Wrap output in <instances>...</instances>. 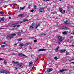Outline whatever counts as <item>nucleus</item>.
Instances as JSON below:
<instances>
[{
    "label": "nucleus",
    "instance_id": "obj_59",
    "mask_svg": "<svg viewBox=\"0 0 74 74\" xmlns=\"http://www.w3.org/2000/svg\"><path fill=\"white\" fill-rule=\"evenodd\" d=\"M38 59V57L36 60H37Z\"/></svg>",
    "mask_w": 74,
    "mask_h": 74
},
{
    "label": "nucleus",
    "instance_id": "obj_57",
    "mask_svg": "<svg viewBox=\"0 0 74 74\" xmlns=\"http://www.w3.org/2000/svg\"><path fill=\"white\" fill-rule=\"evenodd\" d=\"M14 45H16H16H16V44H15Z\"/></svg>",
    "mask_w": 74,
    "mask_h": 74
},
{
    "label": "nucleus",
    "instance_id": "obj_34",
    "mask_svg": "<svg viewBox=\"0 0 74 74\" xmlns=\"http://www.w3.org/2000/svg\"><path fill=\"white\" fill-rule=\"evenodd\" d=\"M34 11V10H31L30 12H33Z\"/></svg>",
    "mask_w": 74,
    "mask_h": 74
},
{
    "label": "nucleus",
    "instance_id": "obj_21",
    "mask_svg": "<svg viewBox=\"0 0 74 74\" xmlns=\"http://www.w3.org/2000/svg\"><path fill=\"white\" fill-rule=\"evenodd\" d=\"M22 38L18 39H17V41L18 42L21 41H22Z\"/></svg>",
    "mask_w": 74,
    "mask_h": 74
},
{
    "label": "nucleus",
    "instance_id": "obj_33",
    "mask_svg": "<svg viewBox=\"0 0 74 74\" xmlns=\"http://www.w3.org/2000/svg\"><path fill=\"white\" fill-rule=\"evenodd\" d=\"M59 51V50L56 49V50H55V52H58Z\"/></svg>",
    "mask_w": 74,
    "mask_h": 74
},
{
    "label": "nucleus",
    "instance_id": "obj_39",
    "mask_svg": "<svg viewBox=\"0 0 74 74\" xmlns=\"http://www.w3.org/2000/svg\"><path fill=\"white\" fill-rule=\"evenodd\" d=\"M5 47V46H4V45H2V46H1V48H3V47Z\"/></svg>",
    "mask_w": 74,
    "mask_h": 74
},
{
    "label": "nucleus",
    "instance_id": "obj_30",
    "mask_svg": "<svg viewBox=\"0 0 74 74\" xmlns=\"http://www.w3.org/2000/svg\"><path fill=\"white\" fill-rule=\"evenodd\" d=\"M26 7L25 6H24L22 8V10H24L25 9V8Z\"/></svg>",
    "mask_w": 74,
    "mask_h": 74
},
{
    "label": "nucleus",
    "instance_id": "obj_63",
    "mask_svg": "<svg viewBox=\"0 0 74 74\" xmlns=\"http://www.w3.org/2000/svg\"><path fill=\"white\" fill-rule=\"evenodd\" d=\"M72 46V47H74V45H73Z\"/></svg>",
    "mask_w": 74,
    "mask_h": 74
},
{
    "label": "nucleus",
    "instance_id": "obj_62",
    "mask_svg": "<svg viewBox=\"0 0 74 74\" xmlns=\"http://www.w3.org/2000/svg\"><path fill=\"white\" fill-rule=\"evenodd\" d=\"M73 34H74V32H73Z\"/></svg>",
    "mask_w": 74,
    "mask_h": 74
},
{
    "label": "nucleus",
    "instance_id": "obj_35",
    "mask_svg": "<svg viewBox=\"0 0 74 74\" xmlns=\"http://www.w3.org/2000/svg\"><path fill=\"white\" fill-rule=\"evenodd\" d=\"M18 36H21V34L19 33H18Z\"/></svg>",
    "mask_w": 74,
    "mask_h": 74
},
{
    "label": "nucleus",
    "instance_id": "obj_20",
    "mask_svg": "<svg viewBox=\"0 0 74 74\" xmlns=\"http://www.w3.org/2000/svg\"><path fill=\"white\" fill-rule=\"evenodd\" d=\"M65 24H68L69 23H68V21L66 20L65 21Z\"/></svg>",
    "mask_w": 74,
    "mask_h": 74
},
{
    "label": "nucleus",
    "instance_id": "obj_37",
    "mask_svg": "<svg viewBox=\"0 0 74 74\" xmlns=\"http://www.w3.org/2000/svg\"><path fill=\"white\" fill-rule=\"evenodd\" d=\"M32 48H33V47H32L30 46L29 47V49H32Z\"/></svg>",
    "mask_w": 74,
    "mask_h": 74
},
{
    "label": "nucleus",
    "instance_id": "obj_27",
    "mask_svg": "<svg viewBox=\"0 0 74 74\" xmlns=\"http://www.w3.org/2000/svg\"><path fill=\"white\" fill-rule=\"evenodd\" d=\"M57 59L58 58H57V57L56 56L54 57V59Z\"/></svg>",
    "mask_w": 74,
    "mask_h": 74
},
{
    "label": "nucleus",
    "instance_id": "obj_56",
    "mask_svg": "<svg viewBox=\"0 0 74 74\" xmlns=\"http://www.w3.org/2000/svg\"><path fill=\"white\" fill-rule=\"evenodd\" d=\"M64 12H65V10H64Z\"/></svg>",
    "mask_w": 74,
    "mask_h": 74
},
{
    "label": "nucleus",
    "instance_id": "obj_44",
    "mask_svg": "<svg viewBox=\"0 0 74 74\" xmlns=\"http://www.w3.org/2000/svg\"><path fill=\"white\" fill-rule=\"evenodd\" d=\"M9 19H11V17L10 16L9 17Z\"/></svg>",
    "mask_w": 74,
    "mask_h": 74
},
{
    "label": "nucleus",
    "instance_id": "obj_60",
    "mask_svg": "<svg viewBox=\"0 0 74 74\" xmlns=\"http://www.w3.org/2000/svg\"><path fill=\"white\" fill-rule=\"evenodd\" d=\"M37 60H36V61H35V62H37Z\"/></svg>",
    "mask_w": 74,
    "mask_h": 74
},
{
    "label": "nucleus",
    "instance_id": "obj_51",
    "mask_svg": "<svg viewBox=\"0 0 74 74\" xmlns=\"http://www.w3.org/2000/svg\"><path fill=\"white\" fill-rule=\"evenodd\" d=\"M68 8H69V9H70V7H68Z\"/></svg>",
    "mask_w": 74,
    "mask_h": 74
},
{
    "label": "nucleus",
    "instance_id": "obj_29",
    "mask_svg": "<svg viewBox=\"0 0 74 74\" xmlns=\"http://www.w3.org/2000/svg\"><path fill=\"white\" fill-rule=\"evenodd\" d=\"M37 41V40H34V42H36Z\"/></svg>",
    "mask_w": 74,
    "mask_h": 74
},
{
    "label": "nucleus",
    "instance_id": "obj_47",
    "mask_svg": "<svg viewBox=\"0 0 74 74\" xmlns=\"http://www.w3.org/2000/svg\"><path fill=\"white\" fill-rule=\"evenodd\" d=\"M71 63H73V64H74V62H72Z\"/></svg>",
    "mask_w": 74,
    "mask_h": 74
},
{
    "label": "nucleus",
    "instance_id": "obj_6",
    "mask_svg": "<svg viewBox=\"0 0 74 74\" xmlns=\"http://www.w3.org/2000/svg\"><path fill=\"white\" fill-rule=\"evenodd\" d=\"M20 56V57H21L22 56H25V57H27V56L24 55L23 54H22L21 53H19L18 54Z\"/></svg>",
    "mask_w": 74,
    "mask_h": 74
},
{
    "label": "nucleus",
    "instance_id": "obj_5",
    "mask_svg": "<svg viewBox=\"0 0 74 74\" xmlns=\"http://www.w3.org/2000/svg\"><path fill=\"white\" fill-rule=\"evenodd\" d=\"M34 23H33L31 24V26L29 27V29H33L34 27Z\"/></svg>",
    "mask_w": 74,
    "mask_h": 74
},
{
    "label": "nucleus",
    "instance_id": "obj_3",
    "mask_svg": "<svg viewBox=\"0 0 74 74\" xmlns=\"http://www.w3.org/2000/svg\"><path fill=\"white\" fill-rule=\"evenodd\" d=\"M58 39L59 40L58 43H60L61 42H62L63 41V37H62L59 36L58 37Z\"/></svg>",
    "mask_w": 74,
    "mask_h": 74
},
{
    "label": "nucleus",
    "instance_id": "obj_64",
    "mask_svg": "<svg viewBox=\"0 0 74 74\" xmlns=\"http://www.w3.org/2000/svg\"><path fill=\"white\" fill-rule=\"evenodd\" d=\"M13 55H15V54H14V53H13Z\"/></svg>",
    "mask_w": 74,
    "mask_h": 74
},
{
    "label": "nucleus",
    "instance_id": "obj_4",
    "mask_svg": "<svg viewBox=\"0 0 74 74\" xmlns=\"http://www.w3.org/2000/svg\"><path fill=\"white\" fill-rule=\"evenodd\" d=\"M18 25V23H16L15 24H13L12 25V26L13 27H20V26H21V25Z\"/></svg>",
    "mask_w": 74,
    "mask_h": 74
},
{
    "label": "nucleus",
    "instance_id": "obj_28",
    "mask_svg": "<svg viewBox=\"0 0 74 74\" xmlns=\"http://www.w3.org/2000/svg\"><path fill=\"white\" fill-rule=\"evenodd\" d=\"M0 14H4V12H0Z\"/></svg>",
    "mask_w": 74,
    "mask_h": 74
},
{
    "label": "nucleus",
    "instance_id": "obj_58",
    "mask_svg": "<svg viewBox=\"0 0 74 74\" xmlns=\"http://www.w3.org/2000/svg\"><path fill=\"white\" fill-rule=\"evenodd\" d=\"M15 70H17V68H16L15 69Z\"/></svg>",
    "mask_w": 74,
    "mask_h": 74
},
{
    "label": "nucleus",
    "instance_id": "obj_32",
    "mask_svg": "<svg viewBox=\"0 0 74 74\" xmlns=\"http://www.w3.org/2000/svg\"><path fill=\"white\" fill-rule=\"evenodd\" d=\"M23 14H20L19 15V16H23Z\"/></svg>",
    "mask_w": 74,
    "mask_h": 74
},
{
    "label": "nucleus",
    "instance_id": "obj_61",
    "mask_svg": "<svg viewBox=\"0 0 74 74\" xmlns=\"http://www.w3.org/2000/svg\"><path fill=\"white\" fill-rule=\"evenodd\" d=\"M34 56V55H32V56H31V57H32V56Z\"/></svg>",
    "mask_w": 74,
    "mask_h": 74
},
{
    "label": "nucleus",
    "instance_id": "obj_38",
    "mask_svg": "<svg viewBox=\"0 0 74 74\" xmlns=\"http://www.w3.org/2000/svg\"><path fill=\"white\" fill-rule=\"evenodd\" d=\"M29 64H33V62H29Z\"/></svg>",
    "mask_w": 74,
    "mask_h": 74
},
{
    "label": "nucleus",
    "instance_id": "obj_17",
    "mask_svg": "<svg viewBox=\"0 0 74 74\" xmlns=\"http://www.w3.org/2000/svg\"><path fill=\"white\" fill-rule=\"evenodd\" d=\"M67 32L65 31L63 32H62V34H64V35H66V34H67Z\"/></svg>",
    "mask_w": 74,
    "mask_h": 74
},
{
    "label": "nucleus",
    "instance_id": "obj_11",
    "mask_svg": "<svg viewBox=\"0 0 74 74\" xmlns=\"http://www.w3.org/2000/svg\"><path fill=\"white\" fill-rule=\"evenodd\" d=\"M39 25L40 24L38 23H37V24H36V25L35 26V29H37V27H38V26H39Z\"/></svg>",
    "mask_w": 74,
    "mask_h": 74
},
{
    "label": "nucleus",
    "instance_id": "obj_54",
    "mask_svg": "<svg viewBox=\"0 0 74 74\" xmlns=\"http://www.w3.org/2000/svg\"><path fill=\"white\" fill-rule=\"evenodd\" d=\"M68 55V53H66V55Z\"/></svg>",
    "mask_w": 74,
    "mask_h": 74
},
{
    "label": "nucleus",
    "instance_id": "obj_40",
    "mask_svg": "<svg viewBox=\"0 0 74 74\" xmlns=\"http://www.w3.org/2000/svg\"><path fill=\"white\" fill-rule=\"evenodd\" d=\"M23 21H21L20 22V23H23Z\"/></svg>",
    "mask_w": 74,
    "mask_h": 74
},
{
    "label": "nucleus",
    "instance_id": "obj_12",
    "mask_svg": "<svg viewBox=\"0 0 74 74\" xmlns=\"http://www.w3.org/2000/svg\"><path fill=\"white\" fill-rule=\"evenodd\" d=\"M19 46L20 47H23L24 46V44L23 43L20 44H19Z\"/></svg>",
    "mask_w": 74,
    "mask_h": 74
},
{
    "label": "nucleus",
    "instance_id": "obj_9",
    "mask_svg": "<svg viewBox=\"0 0 74 74\" xmlns=\"http://www.w3.org/2000/svg\"><path fill=\"white\" fill-rule=\"evenodd\" d=\"M67 70V69H61V70H60L59 71L60 72V73H63V71H66Z\"/></svg>",
    "mask_w": 74,
    "mask_h": 74
},
{
    "label": "nucleus",
    "instance_id": "obj_55",
    "mask_svg": "<svg viewBox=\"0 0 74 74\" xmlns=\"http://www.w3.org/2000/svg\"><path fill=\"white\" fill-rule=\"evenodd\" d=\"M74 60V58L73 59H72L71 60Z\"/></svg>",
    "mask_w": 74,
    "mask_h": 74
},
{
    "label": "nucleus",
    "instance_id": "obj_42",
    "mask_svg": "<svg viewBox=\"0 0 74 74\" xmlns=\"http://www.w3.org/2000/svg\"><path fill=\"white\" fill-rule=\"evenodd\" d=\"M50 8H49V9H47V11H50Z\"/></svg>",
    "mask_w": 74,
    "mask_h": 74
},
{
    "label": "nucleus",
    "instance_id": "obj_13",
    "mask_svg": "<svg viewBox=\"0 0 74 74\" xmlns=\"http://www.w3.org/2000/svg\"><path fill=\"white\" fill-rule=\"evenodd\" d=\"M63 10V9L62 8H60L59 9V11L61 13H63V11H62Z\"/></svg>",
    "mask_w": 74,
    "mask_h": 74
},
{
    "label": "nucleus",
    "instance_id": "obj_41",
    "mask_svg": "<svg viewBox=\"0 0 74 74\" xmlns=\"http://www.w3.org/2000/svg\"><path fill=\"white\" fill-rule=\"evenodd\" d=\"M59 46H58L56 49H59Z\"/></svg>",
    "mask_w": 74,
    "mask_h": 74
},
{
    "label": "nucleus",
    "instance_id": "obj_52",
    "mask_svg": "<svg viewBox=\"0 0 74 74\" xmlns=\"http://www.w3.org/2000/svg\"><path fill=\"white\" fill-rule=\"evenodd\" d=\"M47 0H43V1H46Z\"/></svg>",
    "mask_w": 74,
    "mask_h": 74
},
{
    "label": "nucleus",
    "instance_id": "obj_14",
    "mask_svg": "<svg viewBox=\"0 0 74 74\" xmlns=\"http://www.w3.org/2000/svg\"><path fill=\"white\" fill-rule=\"evenodd\" d=\"M66 50H61L60 51V52L61 53H63V52H66Z\"/></svg>",
    "mask_w": 74,
    "mask_h": 74
},
{
    "label": "nucleus",
    "instance_id": "obj_7",
    "mask_svg": "<svg viewBox=\"0 0 74 74\" xmlns=\"http://www.w3.org/2000/svg\"><path fill=\"white\" fill-rule=\"evenodd\" d=\"M39 10L41 12H44V8H39Z\"/></svg>",
    "mask_w": 74,
    "mask_h": 74
},
{
    "label": "nucleus",
    "instance_id": "obj_45",
    "mask_svg": "<svg viewBox=\"0 0 74 74\" xmlns=\"http://www.w3.org/2000/svg\"><path fill=\"white\" fill-rule=\"evenodd\" d=\"M3 60V59H2L1 58H0V60Z\"/></svg>",
    "mask_w": 74,
    "mask_h": 74
},
{
    "label": "nucleus",
    "instance_id": "obj_53",
    "mask_svg": "<svg viewBox=\"0 0 74 74\" xmlns=\"http://www.w3.org/2000/svg\"><path fill=\"white\" fill-rule=\"evenodd\" d=\"M49 1V0H46V1Z\"/></svg>",
    "mask_w": 74,
    "mask_h": 74
},
{
    "label": "nucleus",
    "instance_id": "obj_1",
    "mask_svg": "<svg viewBox=\"0 0 74 74\" xmlns=\"http://www.w3.org/2000/svg\"><path fill=\"white\" fill-rule=\"evenodd\" d=\"M16 34H12L11 35H9L7 37V38L8 40H11L12 37H13V36H16Z\"/></svg>",
    "mask_w": 74,
    "mask_h": 74
},
{
    "label": "nucleus",
    "instance_id": "obj_49",
    "mask_svg": "<svg viewBox=\"0 0 74 74\" xmlns=\"http://www.w3.org/2000/svg\"><path fill=\"white\" fill-rule=\"evenodd\" d=\"M71 60H69V62H71Z\"/></svg>",
    "mask_w": 74,
    "mask_h": 74
},
{
    "label": "nucleus",
    "instance_id": "obj_23",
    "mask_svg": "<svg viewBox=\"0 0 74 74\" xmlns=\"http://www.w3.org/2000/svg\"><path fill=\"white\" fill-rule=\"evenodd\" d=\"M6 61V60H4V64H6L7 63V61Z\"/></svg>",
    "mask_w": 74,
    "mask_h": 74
},
{
    "label": "nucleus",
    "instance_id": "obj_48",
    "mask_svg": "<svg viewBox=\"0 0 74 74\" xmlns=\"http://www.w3.org/2000/svg\"><path fill=\"white\" fill-rule=\"evenodd\" d=\"M3 44H5V42H4L3 43Z\"/></svg>",
    "mask_w": 74,
    "mask_h": 74
},
{
    "label": "nucleus",
    "instance_id": "obj_24",
    "mask_svg": "<svg viewBox=\"0 0 74 74\" xmlns=\"http://www.w3.org/2000/svg\"><path fill=\"white\" fill-rule=\"evenodd\" d=\"M36 5H34V10H36Z\"/></svg>",
    "mask_w": 74,
    "mask_h": 74
},
{
    "label": "nucleus",
    "instance_id": "obj_31",
    "mask_svg": "<svg viewBox=\"0 0 74 74\" xmlns=\"http://www.w3.org/2000/svg\"><path fill=\"white\" fill-rule=\"evenodd\" d=\"M29 38L30 39H33V38H34L33 37H32L30 38Z\"/></svg>",
    "mask_w": 74,
    "mask_h": 74
},
{
    "label": "nucleus",
    "instance_id": "obj_2",
    "mask_svg": "<svg viewBox=\"0 0 74 74\" xmlns=\"http://www.w3.org/2000/svg\"><path fill=\"white\" fill-rule=\"evenodd\" d=\"M0 73H10V72L8 71L2 69H0Z\"/></svg>",
    "mask_w": 74,
    "mask_h": 74
},
{
    "label": "nucleus",
    "instance_id": "obj_43",
    "mask_svg": "<svg viewBox=\"0 0 74 74\" xmlns=\"http://www.w3.org/2000/svg\"><path fill=\"white\" fill-rule=\"evenodd\" d=\"M22 7H20V10H22Z\"/></svg>",
    "mask_w": 74,
    "mask_h": 74
},
{
    "label": "nucleus",
    "instance_id": "obj_10",
    "mask_svg": "<svg viewBox=\"0 0 74 74\" xmlns=\"http://www.w3.org/2000/svg\"><path fill=\"white\" fill-rule=\"evenodd\" d=\"M38 51H46V49H39Z\"/></svg>",
    "mask_w": 74,
    "mask_h": 74
},
{
    "label": "nucleus",
    "instance_id": "obj_22",
    "mask_svg": "<svg viewBox=\"0 0 74 74\" xmlns=\"http://www.w3.org/2000/svg\"><path fill=\"white\" fill-rule=\"evenodd\" d=\"M41 35H44V36H46V35H47V34H46L43 33H41Z\"/></svg>",
    "mask_w": 74,
    "mask_h": 74
},
{
    "label": "nucleus",
    "instance_id": "obj_26",
    "mask_svg": "<svg viewBox=\"0 0 74 74\" xmlns=\"http://www.w3.org/2000/svg\"><path fill=\"white\" fill-rule=\"evenodd\" d=\"M29 44H30V43H25V45H29Z\"/></svg>",
    "mask_w": 74,
    "mask_h": 74
},
{
    "label": "nucleus",
    "instance_id": "obj_36",
    "mask_svg": "<svg viewBox=\"0 0 74 74\" xmlns=\"http://www.w3.org/2000/svg\"><path fill=\"white\" fill-rule=\"evenodd\" d=\"M73 37V36H71L69 37V38H70V39H71V38H72Z\"/></svg>",
    "mask_w": 74,
    "mask_h": 74
},
{
    "label": "nucleus",
    "instance_id": "obj_18",
    "mask_svg": "<svg viewBox=\"0 0 74 74\" xmlns=\"http://www.w3.org/2000/svg\"><path fill=\"white\" fill-rule=\"evenodd\" d=\"M12 63L14 64H18V62L15 61H13Z\"/></svg>",
    "mask_w": 74,
    "mask_h": 74
},
{
    "label": "nucleus",
    "instance_id": "obj_15",
    "mask_svg": "<svg viewBox=\"0 0 74 74\" xmlns=\"http://www.w3.org/2000/svg\"><path fill=\"white\" fill-rule=\"evenodd\" d=\"M63 29H65V30H67V29H68V27L65 26L64 27Z\"/></svg>",
    "mask_w": 74,
    "mask_h": 74
},
{
    "label": "nucleus",
    "instance_id": "obj_8",
    "mask_svg": "<svg viewBox=\"0 0 74 74\" xmlns=\"http://www.w3.org/2000/svg\"><path fill=\"white\" fill-rule=\"evenodd\" d=\"M52 70H53V69H52V68H49L47 69L46 71L48 72H51V71H52Z\"/></svg>",
    "mask_w": 74,
    "mask_h": 74
},
{
    "label": "nucleus",
    "instance_id": "obj_46",
    "mask_svg": "<svg viewBox=\"0 0 74 74\" xmlns=\"http://www.w3.org/2000/svg\"><path fill=\"white\" fill-rule=\"evenodd\" d=\"M29 66H32V64H29Z\"/></svg>",
    "mask_w": 74,
    "mask_h": 74
},
{
    "label": "nucleus",
    "instance_id": "obj_19",
    "mask_svg": "<svg viewBox=\"0 0 74 74\" xmlns=\"http://www.w3.org/2000/svg\"><path fill=\"white\" fill-rule=\"evenodd\" d=\"M29 21V20L27 19H25L23 20V22H26V21Z\"/></svg>",
    "mask_w": 74,
    "mask_h": 74
},
{
    "label": "nucleus",
    "instance_id": "obj_25",
    "mask_svg": "<svg viewBox=\"0 0 74 74\" xmlns=\"http://www.w3.org/2000/svg\"><path fill=\"white\" fill-rule=\"evenodd\" d=\"M0 21V22H1L2 21H4V18H1Z\"/></svg>",
    "mask_w": 74,
    "mask_h": 74
},
{
    "label": "nucleus",
    "instance_id": "obj_16",
    "mask_svg": "<svg viewBox=\"0 0 74 74\" xmlns=\"http://www.w3.org/2000/svg\"><path fill=\"white\" fill-rule=\"evenodd\" d=\"M17 66L18 67H22V65L21 64H18L17 65Z\"/></svg>",
    "mask_w": 74,
    "mask_h": 74
},
{
    "label": "nucleus",
    "instance_id": "obj_50",
    "mask_svg": "<svg viewBox=\"0 0 74 74\" xmlns=\"http://www.w3.org/2000/svg\"><path fill=\"white\" fill-rule=\"evenodd\" d=\"M1 29H4V28H1Z\"/></svg>",
    "mask_w": 74,
    "mask_h": 74
}]
</instances>
